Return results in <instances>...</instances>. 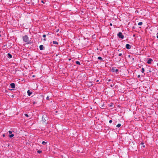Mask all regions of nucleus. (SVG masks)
Returning a JSON list of instances; mask_svg holds the SVG:
<instances>
[{"label": "nucleus", "mask_w": 158, "mask_h": 158, "mask_svg": "<svg viewBox=\"0 0 158 158\" xmlns=\"http://www.w3.org/2000/svg\"><path fill=\"white\" fill-rule=\"evenodd\" d=\"M23 40L24 42L28 43L29 41V38L27 35H25L23 36Z\"/></svg>", "instance_id": "obj_1"}, {"label": "nucleus", "mask_w": 158, "mask_h": 158, "mask_svg": "<svg viewBox=\"0 0 158 158\" xmlns=\"http://www.w3.org/2000/svg\"><path fill=\"white\" fill-rule=\"evenodd\" d=\"M117 35L120 38L123 39L124 38V35L122 34L121 32H119L118 34Z\"/></svg>", "instance_id": "obj_2"}, {"label": "nucleus", "mask_w": 158, "mask_h": 158, "mask_svg": "<svg viewBox=\"0 0 158 158\" xmlns=\"http://www.w3.org/2000/svg\"><path fill=\"white\" fill-rule=\"evenodd\" d=\"M112 70L113 72H115L116 73H117L118 71V70L117 69H116V67H112Z\"/></svg>", "instance_id": "obj_3"}, {"label": "nucleus", "mask_w": 158, "mask_h": 158, "mask_svg": "<svg viewBox=\"0 0 158 158\" xmlns=\"http://www.w3.org/2000/svg\"><path fill=\"white\" fill-rule=\"evenodd\" d=\"M44 119L45 121H46V120H48V118L47 117V116L46 114H44L42 118V121H44Z\"/></svg>", "instance_id": "obj_4"}, {"label": "nucleus", "mask_w": 158, "mask_h": 158, "mask_svg": "<svg viewBox=\"0 0 158 158\" xmlns=\"http://www.w3.org/2000/svg\"><path fill=\"white\" fill-rule=\"evenodd\" d=\"M153 61V60L152 59L149 58L148 59L147 61V63L149 64H151L152 62Z\"/></svg>", "instance_id": "obj_5"}, {"label": "nucleus", "mask_w": 158, "mask_h": 158, "mask_svg": "<svg viewBox=\"0 0 158 158\" xmlns=\"http://www.w3.org/2000/svg\"><path fill=\"white\" fill-rule=\"evenodd\" d=\"M126 48L127 49H130L131 48V46L130 44H127L126 45Z\"/></svg>", "instance_id": "obj_6"}, {"label": "nucleus", "mask_w": 158, "mask_h": 158, "mask_svg": "<svg viewBox=\"0 0 158 158\" xmlns=\"http://www.w3.org/2000/svg\"><path fill=\"white\" fill-rule=\"evenodd\" d=\"M10 85L12 89H14L15 88V85L14 83H12L10 84Z\"/></svg>", "instance_id": "obj_7"}, {"label": "nucleus", "mask_w": 158, "mask_h": 158, "mask_svg": "<svg viewBox=\"0 0 158 158\" xmlns=\"http://www.w3.org/2000/svg\"><path fill=\"white\" fill-rule=\"evenodd\" d=\"M27 94L29 96H30L32 94V92H31L30 90H28L27 91Z\"/></svg>", "instance_id": "obj_8"}, {"label": "nucleus", "mask_w": 158, "mask_h": 158, "mask_svg": "<svg viewBox=\"0 0 158 158\" xmlns=\"http://www.w3.org/2000/svg\"><path fill=\"white\" fill-rule=\"evenodd\" d=\"M7 57L9 58H11L12 57V55L10 53L7 54Z\"/></svg>", "instance_id": "obj_9"}, {"label": "nucleus", "mask_w": 158, "mask_h": 158, "mask_svg": "<svg viewBox=\"0 0 158 158\" xmlns=\"http://www.w3.org/2000/svg\"><path fill=\"white\" fill-rule=\"evenodd\" d=\"M43 46L42 45H40V50H43Z\"/></svg>", "instance_id": "obj_10"}, {"label": "nucleus", "mask_w": 158, "mask_h": 158, "mask_svg": "<svg viewBox=\"0 0 158 158\" xmlns=\"http://www.w3.org/2000/svg\"><path fill=\"white\" fill-rule=\"evenodd\" d=\"M46 35H44V34L43 35V38H44V41H45L46 40V39L45 38L46 37Z\"/></svg>", "instance_id": "obj_11"}, {"label": "nucleus", "mask_w": 158, "mask_h": 158, "mask_svg": "<svg viewBox=\"0 0 158 158\" xmlns=\"http://www.w3.org/2000/svg\"><path fill=\"white\" fill-rule=\"evenodd\" d=\"M14 136V135L13 134H11L10 135H9V136L10 138H12Z\"/></svg>", "instance_id": "obj_12"}, {"label": "nucleus", "mask_w": 158, "mask_h": 158, "mask_svg": "<svg viewBox=\"0 0 158 158\" xmlns=\"http://www.w3.org/2000/svg\"><path fill=\"white\" fill-rule=\"evenodd\" d=\"M144 71H145V70H144V68H142L141 69V72L142 73H143L144 72Z\"/></svg>", "instance_id": "obj_13"}, {"label": "nucleus", "mask_w": 158, "mask_h": 158, "mask_svg": "<svg viewBox=\"0 0 158 158\" xmlns=\"http://www.w3.org/2000/svg\"><path fill=\"white\" fill-rule=\"evenodd\" d=\"M53 43L54 44H58V43L57 41H53Z\"/></svg>", "instance_id": "obj_14"}, {"label": "nucleus", "mask_w": 158, "mask_h": 158, "mask_svg": "<svg viewBox=\"0 0 158 158\" xmlns=\"http://www.w3.org/2000/svg\"><path fill=\"white\" fill-rule=\"evenodd\" d=\"M142 24H143L142 22H139L138 23V25L139 26H141Z\"/></svg>", "instance_id": "obj_15"}, {"label": "nucleus", "mask_w": 158, "mask_h": 158, "mask_svg": "<svg viewBox=\"0 0 158 158\" xmlns=\"http://www.w3.org/2000/svg\"><path fill=\"white\" fill-rule=\"evenodd\" d=\"M121 126V124H118L116 126V127L118 128L119 127Z\"/></svg>", "instance_id": "obj_16"}, {"label": "nucleus", "mask_w": 158, "mask_h": 158, "mask_svg": "<svg viewBox=\"0 0 158 158\" xmlns=\"http://www.w3.org/2000/svg\"><path fill=\"white\" fill-rule=\"evenodd\" d=\"M76 63L77 64L80 65V62L79 61H76Z\"/></svg>", "instance_id": "obj_17"}, {"label": "nucleus", "mask_w": 158, "mask_h": 158, "mask_svg": "<svg viewBox=\"0 0 158 158\" xmlns=\"http://www.w3.org/2000/svg\"><path fill=\"white\" fill-rule=\"evenodd\" d=\"M98 59L100 60H102V57L100 56L98 57Z\"/></svg>", "instance_id": "obj_18"}, {"label": "nucleus", "mask_w": 158, "mask_h": 158, "mask_svg": "<svg viewBox=\"0 0 158 158\" xmlns=\"http://www.w3.org/2000/svg\"><path fill=\"white\" fill-rule=\"evenodd\" d=\"M37 152L38 153H41L42 152V151L40 150H39L37 151Z\"/></svg>", "instance_id": "obj_19"}, {"label": "nucleus", "mask_w": 158, "mask_h": 158, "mask_svg": "<svg viewBox=\"0 0 158 158\" xmlns=\"http://www.w3.org/2000/svg\"><path fill=\"white\" fill-rule=\"evenodd\" d=\"M47 143V142H45V141H43V142H42V144H44V145L46 143Z\"/></svg>", "instance_id": "obj_20"}, {"label": "nucleus", "mask_w": 158, "mask_h": 158, "mask_svg": "<svg viewBox=\"0 0 158 158\" xmlns=\"http://www.w3.org/2000/svg\"><path fill=\"white\" fill-rule=\"evenodd\" d=\"M8 133H9V135H10V134H12V131H8Z\"/></svg>", "instance_id": "obj_21"}, {"label": "nucleus", "mask_w": 158, "mask_h": 158, "mask_svg": "<svg viewBox=\"0 0 158 158\" xmlns=\"http://www.w3.org/2000/svg\"><path fill=\"white\" fill-rule=\"evenodd\" d=\"M24 115L25 116H26V117H29V116L28 115V114H24Z\"/></svg>", "instance_id": "obj_22"}, {"label": "nucleus", "mask_w": 158, "mask_h": 158, "mask_svg": "<svg viewBox=\"0 0 158 158\" xmlns=\"http://www.w3.org/2000/svg\"><path fill=\"white\" fill-rule=\"evenodd\" d=\"M122 53H120L118 54V55L119 56H122Z\"/></svg>", "instance_id": "obj_23"}, {"label": "nucleus", "mask_w": 158, "mask_h": 158, "mask_svg": "<svg viewBox=\"0 0 158 158\" xmlns=\"http://www.w3.org/2000/svg\"><path fill=\"white\" fill-rule=\"evenodd\" d=\"M112 120H110L109 121V123H112Z\"/></svg>", "instance_id": "obj_24"}, {"label": "nucleus", "mask_w": 158, "mask_h": 158, "mask_svg": "<svg viewBox=\"0 0 158 158\" xmlns=\"http://www.w3.org/2000/svg\"><path fill=\"white\" fill-rule=\"evenodd\" d=\"M137 77L138 78H139L140 77V75H139L137 76Z\"/></svg>", "instance_id": "obj_25"}, {"label": "nucleus", "mask_w": 158, "mask_h": 158, "mask_svg": "<svg viewBox=\"0 0 158 158\" xmlns=\"http://www.w3.org/2000/svg\"><path fill=\"white\" fill-rule=\"evenodd\" d=\"M156 37L158 39V32L156 34Z\"/></svg>", "instance_id": "obj_26"}, {"label": "nucleus", "mask_w": 158, "mask_h": 158, "mask_svg": "<svg viewBox=\"0 0 158 158\" xmlns=\"http://www.w3.org/2000/svg\"><path fill=\"white\" fill-rule=\"evenodd\" d=\"M107 81H108V82H110V81H111V80H110V79H108V80H107Z\"/></svg>", "instance_id": "obj_27"}, {"label": "nucleus", "mask_w": 158, "mask_h": 158, "mask_svg": "<svg viewBox=\"0 0 158 158\" xmlns=\"http://www.w3.org/2000/svg\"><path fill=\"white\" fill-rule=\"evenodd\" d=\"M2 136H3V137H5V134H3Z\"/></svg>", "instance_id": "obj_28"}, {"label": "nucleus", "mask_w": 158, "mask_h": 158, "mask_svg": "<svg viewBox=\"0 0 158 158\" xmlns=\"http://www.w3.org/2000/svg\"><path fill=\"white\" fill-rule=\"evenodd\" d=\"M33 104H35L36 103V102H33Z\"/></svg>", "instance_id": "obj_29"}, {"label": "nucleus", "mask_w": 158, "mask_h": 158, "mask_svg": "<svg viewBox=\"0 0 158 158\" xmlns=\"http://www.w3.org/2000/svg\"><path fill=\"white\" fill-rule=\"evenodd\" d=\"M110 26H112V23H110Z\"/></svg>", "instance_id": "obj_30"}, {"label": "nucleus", "mask_w": 158, "mask_h": 158, "mask_svg": "<svg viewBox=\"0 0 158 158\" xmlns=\"http://www.w3.org/2000/svg\"><path fill=\"white\" fill-rule=\"evenodd\" d=\"M141 144L143 145V144H144V143H141Z\"/></svg>", "instance_id": "obj_31"}, {"label": "nucleus", "mask_w": 158, "mask_h": 158, "mask_svg": "<svg viewBox=\"0 0 158 158\" xmlns=\"http://www.w3.org/2000/svg\"><path fill=\"white\" fill-rule=\"evenodd\" d=\"M46 99H48V96L47 98H46Z\"/></svg>", "instance_id": "obj_32"}, {"label": "nucleus", "mask_w": 158, "mask_h": 158, "mask_svg": "<svg viewBox=\"0 0 158 158\" xmlns=\"http://www.w3.org/2000/svg\"><path fill=\"white\" fill-rule=\"evenodd\" d=\"M110 86H111V87H113V85H110Z\"/></svg>", "instance_id": "obj_33"}, {"label": "nucleus", "mask_w": 158, "mask_h": 158, "mask_svg": "<svg viewBox=\"0 0 158 158\" xmlns=\"http://www.w3.org/2000/svg\"><path fill=\"white\" fill-rule=\"evenodd\" d=\"M143 148H144V147H145V145H143Z\"/></svg>", "instance_id": "obj_34"}, {"label": "nucleus", "mask_w": 158, "mask_h": 158, "mask_svg": "<svg viewBox=\"0 0 158 158\" xmlns=\"http://www.w3.org/2000/svg\"><path fill=\"white\" fill-rule=\"evenodd\" d=\"M45 120L44 119V121H43V122H45Z\"/></svg>", "instance_id": "obj_35"}, {"label": "nucleus", "mask_w": 158, "mask_h": 158, "mask_svg": "<svg viewBox=\"0 0 158 158\" xmlns=\"http://www.w3.org/2000/svg\"><path fill=\"white\" fill-rule=\"evenodd\" d=\"M42 2L44 3L43 1H42Z\"/></svg>", "instance_id": "obj_36"}, {"label": "nucleus", "mask_w": 158, "mask_h": 158, "mask_svg": "<svg viewBox=\"0 0 158 158\" xmlns=\"http://www.w3.org/2000/svg\"><path fill=\"white\" fill-rule=\"evenodd\" d=\"M69 60H71V59H69Z\"/></svg>", "instance_id": "obj_37"}, {"label": "nucleus", "mask_w": 158, "mask_h": 158, "mask_svg": "<svg viewBox=\"0 0 158 158\" xmlns=\"http://www.w3.org/2000/svg\"><path fill=\"white\" fill-rule=\"evenodd\" d=\"M98 81V80H97V82Z\"/></svg>", "instance_id": "obj_38"}, {"label": "nucleus", "mask_w": 158, "mask_h": 158, "mask_svg": "<svg viewBox=\"0 0 158 158\" xmlns=\"http://www.w3.org/2000/svg\"><path fill=\"white\" fill-rule=\"evenodd\" d=\"M1 36V35L0 34V37Z\"/></svg>", "instance_id": "obj_39"}]
</instances>
